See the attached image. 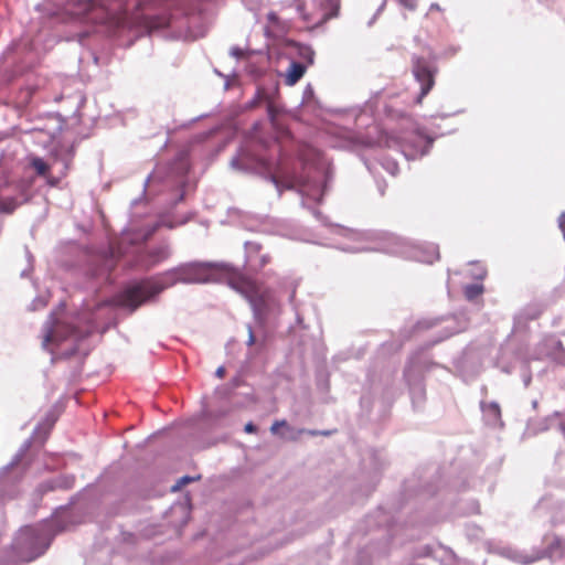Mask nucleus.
I'll return each instance as SVG.
<instances>
[{"label":"nucleus","mask_w":565,"mask_h":565,"mask_svg":"<svg viewBox=\"0 0 565 565\" xmlns=\"http://www.w3.org/2000/svg\"><path fill=\"white\" fill-rule=\"evenodd\" d=\"M269 262H270V256H269V255H263V256L260 257V264H259V266H260V267H264V266H266Z\"/></svg>","instance_id":"obj_20"},{"label":"nucleus","mask_w":565,"mask_h":565,"mask_svg":"<svg viewBox=\"0 0 565 565\" xmlns=\"http://www.w3.org/2000/svg\"><path fill=\"white\" fill-rule=\"evenodd\" d=\"M47 181V183L51 185V186H55L57 185V180L53 177H51V174L49 173L47 177H44Z\"/></svg>","instance_id":"obj_21"},{"label":"nucleus","mask_w":565,"mask_h":565,"mask_svg":"<svg viewBox=\"0 0 565 565\" xmlns=\"http://www.w3.org/2000/svg\"><path fill=\"white\" fill-rule=\"evenodd\" d=\"M172 15L171 14H157V15H148L145 17V25L150 31L168 28L171 24Z\"/></svg>","instance_id":"obj_7"},{"label":"nucleus","mask_w":565,"mask_h":565,"mask_svg":"<svg viewBox=\"0 0 565 565\" xmlns=\"http://www.w3.org/2000/svg\"><path fill=\"white\" fill-rule=\"evenodd\" d=\"M17 206L18 203L14 198L0 196V212L10 214L17 209Z\"/></svg>","instance_id":"obj_10"},{"label":"nucleus","mask_w":565,"mask_h":565,"mask_svg":"<svg viewBox=\"0 0 565 565\" xmlns=\"http://www.w3.org/2000/svg\"><path fill=\"white\" fill-rule=\"evenodd\" d=\"M254 343H255V337H254L252 329L249 328V335H248L247 344L253 345Z\"/></svg>","instance_id":"obj_22"},{"label":"nucleus","mask_w":565,"mask_h":565,"mask_svg":"<svg viewBox=\"0 0 565 565\" xmlns=\"http://www.w3.org/2000/svg\"><path fill=\"white\" fill-rule=\"evenodd\" d=\"M55 341V335H54V332L53 330L49 329L44 335V339H43V347L44 348H47L50 343L54 342Z\"/></svg>","instance_id":"obj_16"},{"label":"nucleus","mask_w":565,"mask_h":565,"mask_svg":"<svg viewBox=\"0 0 565 565\" xmlns=\"http://www.w3.org/2000/svg\"><path fill=\"white\" fill-rule=\"evenodd\" d=\"M30 166L35 170V173L39 177H47L50 173V166L40 157H31L30 158Z\"/></svg>","instance_id":"obj_9"},{"label":"nucleus","mask_w":565,"mask_h":565,"mask_svg":"<svg viewBox=\"0 0 565 565\" xmlns=\"http://www.w3.org/2000/svg\"><path fill=\"white\" fill-rule=\"evenodd\" d=\"M170 256V249L167 245L154 247L150 250H141L137 253L132 263L129 264L131 268H138L142 270H149L156 265L168 259Z\"/></svg>","instance_id":"obj_5"},{"label":"nucleus","mask_w":565,"mask_h":565,"mask_svg":"<svg viewBox=\"0 0 565 565\" xmlns=\"http://www.w3.org/2000/svg\"><path fill=\"white\" fill-rule=\"evenodd\" d=\"M306 66L299 62H292L286 74V84L295 85L305 74Z\"/></svg>","instance_id":"obj_8"},{"label":"nucleus","mask_w":565,"mask_h":565,"mask_svg":"<svg viewBox=\"0 0 565 565\" xmlns=\"http://www.w3.org/2000/svg\"><path fill=\"white\" fill-rule=\"evenodd\" d=\"M280 427H287V422L284 419L275 420L270 427L271 434H274V435L278 434V430L280 429Z\"/></svg>","instance_id":"obj_17"},{"label":"nucleus","mask_w":565,"mask_h":565,"mask_svg":"<svg viewBox=\"0 0 565 565\" xmlns=\"http://www.w3.org/2000/svg\"><path fill=\"white\" fill-rule=\"evenodd\" d=\"M487 409L491 415H493V417H495L498 419L501 417V409L497 403H490L488 405Z\"/></svg>","instance_id":"obj_14"},{"label":"nucleus","mask_w":565,"mask_h":565,"mask_svg":"<svg viewBox=\"0 0 565 565\" xmlns=\"http://www.w3.org/2000/svg\"><path fill=\"white\" fill-rule=\"evenodd\" d=\"M171 284H205L216 280L217 269L207 263H188L166 273Z\"/></svg>","instance_id":"obj_1"},{"label":"nucleus","mask_w":565,"mask_h":565,"mask_svg":"<svg viewBox=\"0 0 565 565\" xmlns=\"http://www.w3.org/2000/svg\"><path fill=\"white\" fill-rule=\"evenodd\" d=\"M331 7V12L326 14V20L338 17L340 10V0H327Z\"/></svg>","instance_id":"obj_13"},{"label":"nucleus","mask_w":565,"mask_h":565,"mask_svg":"<svg viewBox=\"0 0 565 565\" xmlns=\"http://www.w3.org/2000/svg\"><path fill=\"white\" fill-rule=\"evenodd\" d=\"M413 74L420 84V94L418 103L431 90L435 85L436 68L423 57H416L413 61Z\"/></svg>","instance_id":"obj_4"},{"label":"nucleus","mask_w":565,"mask_h":565,"mask_svg":"<svg viewBox=\"0 0 565 565\" xmlns=\"http://www.w3.org/2000/svg\"><path fill=\"white\" fill-rule=\"evenodd\" d=\"M397 2L409 11H414L417 7V0H397Z\"/></svg>","instance_id":"obj_15"},{"label":"nucleus","mask_w":565,"mask_h":565,"mask_svg":"<svg viewBox=\"0 0 565 565\" xmlns=\"http://www.w3.org/2000/svg\"><path fill=\"white\" fill-rule=\"evenodd\" d=\"M483 292V288L479 285H469L465 289L467 298L473 299Z\"/></svg>","instance_id":"obj_12"},{"label":"nucleus","mask_w":565,"mask_h":565,"mask_svg":"<svg viewBox=\"0 0 565 565\" xmlns=\"http://www.w3.org/2000/svg\"><path fill=\"white\" fill-rule=\"evenodd\" d=\"M192 479L190 477H183L179 480L178 484L173 488L174 490L175 489H179L181 488L182 486L189 483Z\"/></svg>","instance_id":"obj_19"},{"label":"nucleus","mask_w":565,"mask_h":565,"mask_svg":"<svg viewBox=\"0 0 565 565\" xmlns=\"http://www.w3.org/2000/svg\"><path fill=\"white\" fill-rule=\"evenodd\" d=\"M230 286L246 297L254 307L263 306L269 297V290L262 282L242 274L232 275Z\"/></svg>","instance_id":"obj_3"},{"label":"nucleus","mask_w":565,"mask_h":565,"mask_svg":"<svg viewBox=\"0 0 565 565\" xmlns=\"http://www.w3.org/2000/svg\"><path fill=\"white\" fill-rule=\"evenodd\" d=\"M244 430L248 434H253V433H256L257 431V427L253 424V423H247L245 425V428Z\"/></svg>","instance_id":"obj_18"},{"label":"nucleus","mask_w":565,"mask_h":565,"mask_svg":"<svg viewBox=\"0 0 565 565\" xmlns=\"http://www.w3.org/2000/svg\"><path fill=\"white\" fill-rule=\"evenodd\" d=\"M225 375V369L223 366H220L217 370H216V376L222 379L224 377Z\"/></svg>","instance_id":"obj_23"},{"label":"nucleus","mask_w":565,"mask_h":565,"mask_svg":"<svg viewBox=\"0 0 565 565\" xmlns=\"http://www.w3.org/2000/svg\"><path fill=\"white\" fill-rule=\"evenodd\" d=\"M103 23L107 26L108 31L110 32L132 28V21L126 10L116 13H106Z\"/></svg>","instance_id":"obj_6"},{"label":"nucleus","mask_w":565,"mask_h":565,"mask_svg":"<svg viewBox=\"0 0 565 565\" xmlns=\"http://www.w3.org/2000/svg\"><path fill=\"white\" fill-rule=\"evenodd\" d=\"M163 289L164 286L151 282L149 280H143L127 287L121 292L116 295L113 298L111 303L117 307L128 308L134 311L148 299L161 292Z\"/></svg>","instance_id":"obj_2"},{"label":"nucleus","mask_w":565,"mask_h":565,"mask_svg":"<svg viewBox=\"0 0 565 565\" xmlns=\"http://www.w3.org/2000/svg\"><path fill=\"white\" fill-rule=\"evenodd\" d=\"M233 54H234L235 56H238V57H239V56H242V55H243V52H242V50H239V49H234V50H233Z\"/></svg>","instance_id":"obj_25"},{"label":"nucleus","mask_w":565,"mask_h":565,"mask_svg":"<svg viewBox=\"0 0 565 565\" xmlns=\"http://www.w3.org/2000/svg\"><path fill=\"white\" fill-rule=\"evenodd\" d=\"M267 18H268V20H269V21H271V22H276V21L278 20V17H277V14H276L275 12H269V13L267 14Z\"/></svg>","instance_id":"obj_24"},{"label":"nucleus","mask_w":565,"mask_h":565,"mask_svg":"<svg viewBox=\"0 0 565 565\" xmlns=\"http://www.w3.org/2000/svg\"><path fill=\"white\" fill-rule=\"evenodd\" d=\"M564 542L561 537L558 536H553L551 543L548 544V551L551 554L555 553V552H559V553H563L564 552Z\"/></svg>","instance_id":"obj_11"},{"label":"nucleus","mask_w":565,"mask_h":565,"mask_svg":"<svg viewBox=\"0 0 565 565\" xmlns=\"http://www.w3.org/2000/svg\"><path fill=\"white\" fill-rule=\"evenodd\" d=\"M268 111H269L270 116H274V114H273V105L271 104L268 105Z\"/></svg>","instance_id":"obj_27"},{"label":"nucleus","mask_w":565,"mask_h":565,"mask_svg":"<svg viewBox=\"0 0 565 565\" xmlns=\"http://www.w3.org/2000/svg\"><path fill=\"white\" fill-rule=\"evenodd\" d=\"M55 420H56V418L52 415L50 417V427H52L54 425Z\"/></svg>","instance_id":"obj_26"}]
</instances>
